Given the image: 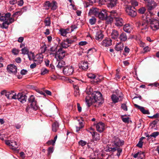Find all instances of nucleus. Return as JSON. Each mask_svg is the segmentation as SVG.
<instances>
[{
    "label": "nucleus",
    "instance_id": "nucleus-31",
    "mask_svg": "<svg viewBox=\"0 0 159 159\" xmlns=\"http://www.w3.org/2000/svg\"><path fill=\"white\" fill-rule=\"evenodd\" d=\"M103 35L101 31H98L97 32L95 35V39L98 40H101L103 39Z\"/></svg>",
    "mask_w": 159,
    "mask_h": 159
},
{
    "label": "nucleus",
    "instance_id": "nucleus-53",
    "mask_svg": "<svg viewBox=\"0 0 159 159\" xmlns=\"http://www.w3.org/2000/svg\"><path fill=\"white\" fill-rule=\"evenodd\" d=\"M151 50V48L149 47L148 46H147L143 48V50H144V52L143 53H145L149 52Z\"/></svg>",
    "mask_w": 159,
    "mask_h": 159
},
{
    "label": "nucleus",
    "instance_id": "nucleus-18",
    "mask_svg": "<svg viewBox=\"0 0 159 159\" xmlns=\"http://www.w3.org/2000/svg\"><path fill=\"white\" fill-rule=\"evenodd\" d=\"M105 125L102 122H99L96 125V129L97 130L100 132H102L104 129Z\"/></svg>",
    "mask_w": 159,
    "mask_h": 159
},
{
    "label": "nucleus",
    "instance_id": "nucleus-1",
    "mask_svg": "<svg viewBox=\"0 0 159 159\" xmlns=\"http://www.w3.org/2000/svg\"><path fill=\"white\" fill-rule=\"evenodd\" d=\"M92 90L89 88L87 89L86 93L88 94L85 98V102L88 107H90L93 103L95 102L98 103L99 104L103 102L102 94L99 92L94 91L91 93Z\"/></svg>",
    "mask_w": 159,
    "mask_h": 159
},
{
    "label": "nucleus",
    "instance_id": "nucleus-46",
    "mask_svg": "<svg viewBox=\"0 0 159 159\" xmlns=\"http://www.w3.org/2000/svg\"><path fill=\"white\" fill-rule=\"evenodd\" d=\"M9 25V23L7 21L3 22L2 23V28L5 29H7L8 27V25Z\"/></svg>",
    "mask_w": 159,
    "mask_h": 159
},
{
    "label": "nucleus",
    "instance_id": "nucleus-6",
    "mask_svg": "<svg viewBox=\"0 0 159 159\" xmlns=\"http://www.w3.org/2000/svg\"><path fill=\"white\" fill-rule=\"evenodd\" d=\"M64 74L67 75L69 76L72 74L74 72V68L72 66H66L63 68Z\"/></svg>",
    "mask_w": 159,
    "mask_h": 159
},
{
    "label": "nucleus",
    "instance_id": "nucleus-39",
    "mask_svg": "<svg viewBox=\"0 0 159 159\" xmlns=\"http://www.w3.org/2000/svg\"><path fill=\"white\" fill-rule=\"evenodd\" d=\"M51 4V2L49 1L46 2L44 5V7H45V9L48 10L50 8Z\"/></svg>",
    "mask_w": 159,
    "mask_h": 159
},
{
    "label": "nucleus",
    "instance_id": "nucleus-38",
    "mask_svg": "<svg viewBox=\"0 0 159 159\" xmlns=\"http://www.w3.org/2000/svg\"><path fill=\"white\" fill-rule=\"evenodd\" d=\"M21 51L22 54L24 55L27 54L29 52V49L27 47H24L21 49Z\"/></svg>",
    "mask_w": 159,
    "mask_h": 159
},
{
    "label": "nucleus",
    "instance_id": "nucleus-24",
    "mask_svg": "<svg viewBox=\"0 0 159 159\" xmlns=\"http://www.w3.org/2000/svg\"><path fill=\"white\" fill-rule=\"evenodd\" d=\"M115 20V25L118 26H121L123 25L124 21L123 19L120 17H116Z\"/></svg>",
    "mask_w": 159,
    "mask_h": 159
},
{
    "label": "nucleus",
    "instance_id": "nucleus-22",
    "mask_svg": "<svg viewBox=\"0 0 159 159\" xmlns=\"http://www.w3.org/2000/svg\"><path fill=\"white\" fill-rule=\"evenodd\" d=\"M134 107L139 109L141 112L144 114H149L150 112L148 110H146L143 107L140 106L136 104H134Z\"/></svg>",
    "mask_w": 159,
    "mask_h": 159
},
{
    "label": "nucleus",
    "instance_id": "nucleus-54",
    "mask_svg": "<svg viewBox=\"0 0 159 159\" xmlns=\"http://www.w3.org/2000/svg\"><path fill=\"white\" fill-rule=\"evenodd\" d=\"M87 76L88 78L90 79H94L95 78V75L93 74L92 73H89L88 74Z\"/></svg>",
    "mask_w": 159,
    "mask_h": 159
},
{
    "label": "nucleus",
    "instance_id": "nucleus-45",
    "mask_svg": "<svg viewBox=\"0 0 159 159\" xmlns=\"http://www.w3.org/2000/svg\"><path fill=\"white\" fill-rule=\"evenodd\" d=\"M121 108L124 111H128L127 107L126 105V103H122L121 104Z\"/></svg>",
    "mask_w": 159,
    "mask_h": 159
},
{
    "label": "nucleus",
    "instance_id": "nucleus-35",
    "mask_svg": "<svg viewBox=\"0 0 159 159\" xmlns=\"http://www.w3.org/2000/svg\"><path fill=\"white\" fill-rule=\"evenodd\" d=\"M11 14L10 13H7L6 14V16L7 17V20L9 24H10L13 22L14 21V19L11 17Z\"/></svg>",
    "mask_w": 159,
    "mask_h": 159
},
{
    "label": "nucleus",
    "instance_id": "nucleus-48",
    "mask_svg": "<svg viewBox=\"0 0 159 159\" xmlns=\"http://www.w3.org/2000/svg\"><path fill=\"white\" fill-rule=\"evenodd\" d=\"M159 135V132H155L152 133L151 135H150V136L151 137H153L156 138L157 136Z\"/></svg>",
    "mask_w": 159,
    "mask_h": 159
},
{
    "label": "nucleus",
    "instance_id": "nucleus-49",
    "mask_svg": "<svg viewBox=\"0 0 159 159\" xmlns=\"http://www.w3.org/2000/svg\"><path fill=\"white\" fill-rule=\"evenodd\" d=\"M96 21V18L94 17H92L89 20V23L91 25L94 24Z\"/></svg>",
    "mask_w": 159,
    "mask_h": 159
},
{
    "label": "nucleus",
    "instance_id": "nucleus-27",
    "mask_svg": "<svg viewBox=\"0 0 159 159\" xmlns=\"http://www.w3.org/2000/svg\"><path fill=\"white\" fill-rule=\"evenodd\" d=\"M99 10L97 8H92L90 9L89 13V15H94L95 16L98 15L99 12Z\"/></svg>",
    "mask_w": 159,
    "mask_h": 159
},
{
    "label": "nucleus",
    "instance_id": "nucleus-63",
    "mask_svg": "<svg viewBox=\"0 0 159 159\" xmlns=\"http://www.w3.org/2000/svg\"><path fill=\"white\" fill-rule=\"evenodd\" d=\"M36 64H37L35 62H34V63L30 65V68L31 69H33L35 68L36 66Z\"/></svg>",
    "mask_w": 159,
    "mask_h": 159
},
{
    "label": "nucleus",
    "instance_id": "nucleus-17",
    "mask_svg": "<svg viewBox=\"0 0 159 159\" xmlns=\"http://www.w3.org/2000/svg\"><path fill=\"white\" fill-rule=\"evenodd\" d=\"M27 98V96L22 93H19L17 95V99L22 103L25 102Z\"/></svg>",
    "mask_w": 159,
    "mask_h": 159
},
{
    "label": "nucleus",
    "instance_id": "nucleus-16",
    "mask_svg": "<svg viewBox=\"0 0 159 159\" xmlns=\"http://www.w3.org/2000/svg\"><path fill=\"white\" fill-rule=\"evenodd\" d=\"M43 56L40 54L37 55L35 57L34 59V62H35L37 64H39L42 63L43 61Z\"/></svg>",
    "mask_w": 159,
    "mask_h": 159
},
{
    "label": "nucleus",
    "instance_id": "nucleus-36",
    "mask_svg": "<svg viewBox=\"0 0 159 159\" xmlns=\"http://www.w3.org/2000/svg\"><path fill=\"white\" fill-rule=\"evenodd\" d=\"M57 3L56 2L53 1L52 2L50 6V8L53 10H55L57 7Z\"/></svg>",
    "mask_w": 159,
    "mask_h": 159
},
{
    "label": "nucleus",
    "instance_id": "nucleus-4",
    "mask_svg": "<svg viewBox=\"0 0 159 159\" xmlns=\"http://www.w3.org/2000/svg\"><path fill=\"white\" fill-rule=\"evenodd\" d=\"M150 24V28L153 30H156L159 29V20L152 19Z\"/></svg>",
    "mask_w": 159,
    "mask_h": 159
},
{
    "label": "nucleus",
    "instance_id": "nucleus-32",
    "mask_svg": "<svg viewBox=\"0 0 159 159\" xmlns=\"http://www.w3.org/2000/svg\"><path fill=\"white\" fill-rule=\"evenodd\" d=\"M124 47V43L121 42H120L116 44L115 47V49L116 51H119L122 50Z\"/></svg>",
    "mask_w": 159,
    "mask_h": 159
},
{
    "label": "nucleus",
    "instance_id": "nucleus-51",
    "mask_svg": "<svg viewBox=\"0 0 159 159\" xmlns=\"http://www.w3.org/2000/svg\"><path fill=\"white\" fill-rule=\"evenodd\" d=\"M146 11V9L144 7H142L140 8L139 10V13H140L143 14L144 13L145 11Z\"/></svg>",
    "mask_w": 159,
    "mask_h": 159
},
{
    "label": "nucleus",
    "instance_id": "nucleus-25",
    "mask_svg": "<svg viewBox=\"0 0 159 159\" xmlns=\"http://www.w3.org/2000/svg\"><path fill=\"white\" fill-rule=\"evenodd\" d=\"M110 15L111 18H110V19L109 22L111 23V21L113 20V19H114L115 20L116 17H119V16L120 15V14H118L117 13L116 11L113 10L111 11Z\"/></svg>",
    "mask_w": 159,
    "mask_h": 159
},
{
    "label": "nucleus",
    "instance_id": "nucleus-9",
    "mask_svg": "<svg viewBox=\"0 0 159 159\" xmlns=\"http://www.w3.org/2000/svg\"><path fill=\"white\" fill-rule=\"evenodd\" d=\"M5 142L7 145L11 146V148L13 150H16L18 147L19 143H17L16 142H13V141L6 140Z\"/></svg>",
    "mask_w": 159,
    "mask_h": 159
},
{
    "label": "nucleus",
    "instance_id": "nucleus-11",
    "mask_svg": "<svg viewBox=\"0 0 159 159\" xmlns=\"http://www.w3.org/2000/svg\"><path fill=\"white\" fill-rule=\"evenodd\" d=\"M146 3H147V6L148 9L149 10H151L153 9L157 5L156 3H155L154 0H144Z\"/></svg>",
    "mask_w": 159,
    "mask_h": 159
},
{
    "label": "nucleus",
    "instance_id": "nucleus-28",
    "mask_svg": "<svg viewBox=\"0 0 159 159\" xmlns=\"http://www.w3.org/2000/svg\"><path fill=\"white\" fill-rule=\"evenodd\" d=\"M92 138L93 141H99L101 139L100 134L96 131L92 133Z\"/></svg>",
    "mask_w": 159,
    "mask_h": 159
},
{
    "label": "nucleus",
    "instance_id": "nucleus-64",
    "mask_svg": "<svg viewBox=\"0 0 159 159\" xmlns=\"http://www.w3.org/2000/svg\"><path fill=\"white\" fill-rule=\"evenodd\" d=\"M27 71L26 70L23 69L21 70L20 73L22 75H25L26 74Z\"/></svg>",
    "mask_w": 159,
    "mask_h": 159
},
{
    "label": "nucleus",
    "instance_id": "nucleus-61",
    "mask_svg": "<svg viewBox=\"0 0 159 159\" xmlns=\"http://www.w3.org/2000/svg\"><path fill=\"white\" fill-rule=\"evenodd\" d=\"M47 144L48 145H50L52 144L53 145H54L55 143H53V141L52 140H51L48 141L47 142Z\"/></svg>",
    "mask_w": 159,
    "mask_h": 159
},
{
    "label": "nucleus",
    "instance_id": "nucleus-60",
    "mask_svg": "<svg viewBox=\"0 0 159 159\" xmlns=\"http://www.w3.org/2000/svg\"><path fill=\"white\" fill-rule=\"evenodd\" d=\"M143 144V142L141 141H139L138 143L137 144V146L141 148L142 147Z\"/></svg>",
    "mask_w": 159,
    "mask_h": 159
},
{
    "label": "nucleus",
    "instance_id": "nucleus-29",
    "mask_svg": "<svg viewBox=\"0 0 159 159\" xmlns=\"http://www.w3.org/2000/svg\"><path fill=\"white\" fill-rule=\"evenodd\" d=\"M74 89V94L76 97H79L80 96L79 86L78 84H73Z\"/></svg>",
    "mask_w": 159,
    "mask_h": 159
},
{
    "label": "nucleus",
    "instance_id": "nucleus-40",
    "mask_svg": "<svg viewBox=\"0 0 159 159\" xmlns=\"http://www.w3.org/2000/svg\"><path fill=\"white\" fill-rule=\"evenodd\" d=\"M65 62L62 61H59L58 62L57 67L59 68H61L65 65Z\"/></svg>",
    "mask_w": 159,
    "mask_h": 159
},
{
    "label": "nucleus",
    "instance_id": "nucleus-43",
    "mask_svg": "<svg viewBox=\"0 0 159 159\" xmlns=\"http://www.w3.org/2000/svg\"><path fill=\"white\" fill-rule=\"evenodd\" d=\"M126 116V115H125L124 116H121V119L122 121L125 123H129V117L124 118L123 117V116Z\"/></svg>",
    "mask_w": 159,
    "mask_h": 159
},
{
    "label": "nucleus",
    "instance_id": "nucleus-23",
    "mask_svg": "<svg viewBox=\"0 0 159 159\" xmlns=\"http://www.w3.org/2000/svg\"><path fill=\"white\" fill-rule=\"evenodd\" d=\"M133 29L132 27L129 24H126L123 26L124 31L127 33H130Z\"/></svg>",
    "mask_w": 159,
    "mask_h": 159
},
{
    "label": "nucleus",
    "instance_id": "nucleus-50",
    "mask_svg": "<svg viewBox=\"0 0 159 159\" xmlns=\"http://www.w3.org/2000/svg\"><path fill=\"white\" fill-rule=\"evenodd\" d=\"M44 23L46 26H49L51 24L50 20L49 19L47 18L44 21Z\"/></svg>",
    "mask_w": 159,
    "mask_h": 159
},
{
    "label": "nucleus",
    "instance_id": "nucleus-2",
    "mask_svg": "<svg viewBox=\"0 0 159 159\" xmlns=\"http://www.w3.org/2000/svg\"><path fill=\"white\" fill-rule=\"evenodd\" d=\"M77 28V25L75 24L72 25L70 28L66 29H61L59 30L60 34L61 36H65L68 33H69L73 31L74 29Z\"/></svg>",
    "mask_w": 159,
    "mask_h": 159
},
{
    "label": "nucleus",
    "instance_id": "nucleus-14",
    "mask_svg": "<svg viewBox=\"0 0 159 159\" xmlns=\"http://www.w3.org/2000/svg\"><path fill=\"white\" fill-rule=\"evenodd\" d=\"M111 98L113 102L116 103L119 102L121 101L123 99L122 94L117 96L115 94H113L111 97Z\"/></svg>",
    "mask_w": 159,
    "mask_h": 159
},
{
    "label": "nucleus",
    "instance_id": "nucleus-55",
    "mask_svg": "<svg viewBox=\"0 0 159 159\" xmlns=\"http://www.w3.org/2000/svg\"><path fill=\"white\" fill-rule=\"evenodd\" d=\"M0 20L4 22L7 20V17L6 16V14L4 16H2L0 17Z\"/></svg>",
    "mask_w": 159,
    "mask_h": 159
},
{
    "label": "nucleus",
    "instance_id": "nucleus-8",
    "mask_svg": "<svg viewBox=\"0 0 159 159\" xmlns=\"http://www.w3.org/2000/svg\"><path fill=\"white\" fill-rule=\"evenodd\" d=\"M112 142L114 146L116 147L121 146L124 143V141L123 140H120L119 138L115 136L113 138Z\"/></svg>",
    "mask_w": 159,
    "mask_h": 159
},
{
    "label": "nucleus",
    "instance_id": "nucleus-3",
    "mask_svg": "<svg viewBox=\"0 0 159 159\" xmlns=\"http://www.w3.org/2000/svg\"><path fill=\"white\" fill-rule=\"evenodd\" d=\"M66 55L65 51L60 48L56 52L55 54V58L57 60H61L65 57Z\"/></svg>",
    "mask_w": 159,
    "mask_h": 159
},
{
    "label": "nucleus",
    "instance_id": "nucleus-12",
    "mask_svg": "<svg viewBox=\"0 0 159 159\" xmlns=\"http://www.w3.org/2000/svg\"><path fill=\"white\" fill-rule=\"evenodd\" d=\"M7 69L9 73L15 74L17 72V71L16 66L12 64L8 65L7 66Z\"/></svg>",
    "mask_w": 159,
    "mask_h": 159
},
{
    "label": "nucleus",
    "instance_id": "nucleus-5",
    "mask_svg": "<svg viewBox=\"0 0 159 159\" xmlns=\"http://www.w3.org/2000/svg\"><path fill=\"white\" fill-rule=\"evenodd\" d=\"M29 103H30V107L36 110L37 108V102L35 99L34 96L31 95L28 99Z\"/></svg>",
    "mask_w": 159,
    "mask_h": 159
},
{
    "label": "nucleus",
    "instance_id": "nucleus-62",
    "mask_svg": "<svg viewBox=\"0 0 159 159\" xmlns=\"http://www.w3.org/2000/svg\"><path fill=\"white\" fill-rule=\"evenodd\" d=\"M87 144V142L85 141H83L82 140H80V145L82 146H83Z\"/></svg>",
    "mask_w": 159,
    "mask_h": 159
},
{
    "label": "nucleus",
    "instance_id": "nucleus-58",
    "mask_svg": "<svg viewBox=\"0 0 159 159\" xmlns=\"http://www.w3.org/2000/svg\"><path fill=\"white\" fill-rule=\"evenodd\" d=\"M12 53L14 55H17V54L19 53V51L18 50L15 48L13 49L12 50Z\"/></svg>",
    "mask_w": 159,
    "mask_h": 159
},
{
    "label": "nucleus",
    "instance_id": "nucleus-42",
    "mask_svg": "<svg viewBox=\"0 0 159 159\" xmlns=\"http://www.w3.org/2000/svg\"><path fill=\"white\" fill-rule=\"evenodd\" d=\"M83 62V64L81 65V67L84 70L87 69L88 68V65L87 62H84L83 61H81V63Z\"/></svg>",
    "mask_w": 159,
    "mask_h": 159
},
{
    "label": "nucleus",
    "instance_id": "nucleus-7",
    "mask_svg": "<svg viewBox=\"0 0 159 159\" xmlns=\"http://www.w3.org/2000/svg\"><path fill=\"white\" fill-rule=\"evenodd\" d=\"M136 26L140 28L142 30L147 31L148 29V23L145 22L138 21L136 23Z\"/></svg>",
    "mask_w": 159,
    "mask_h": 159
},
{
    "label": "nucleus",
    "instance_id": "nucleus-30",
    "mask_svg": "<svg viewBox=\"0 0 159 159\" xmlns=\"http://www.w3.org/2000/svg\"><path fill=\"white\" fill-rule=\"evenodd\" d=\"M119 39L121 42H125L127 40L128 37L126 33L122 32L120 34Z\"/></svg>",
    "mask_w": 159,
    "mask_h": 159
},
{
    "label": "nucleus",
    "instance_id": "nucleus-33",
    "mask_svg": "<svg viewBox=\"0 0 159 159\" xmlns=\"http://www.w3.org/2000/svg\"><path fill=\"white\" fill-rule=\"evenodd\" d=\"M109 2L107 3V7H108L112 8L116 5L117 0H109Z\"/></svg>",
    "mask_w": 159,
    "mask_h": 159
},
{
    "label": "nucleus",
    "instance_id": "nucleus-37",
    "mask_svg": "<svg viewBox=\"0 0 159 159\" xmlns=\"http://www.w3.org/2000/svg\"><path fill=\"white\" fill-rule=\"evenodd\" d=\"M27 55L30 60H34L35 57L34 53L31 52H29Z\"/></svg>",
    "mask_w": 159,
    "mask_h": 159
},
{
    "label": "nucleus",
    "instance_id": "nucleus-34",
    "mask_svg": "<svg viewBox=\"0 0 159 159\" xmlns=\"http://www.w3.org/2000/svg\"><path fill=\"white\" fill-rule=\"evenodd\" d=\"M59 125L57 122H54L52 125V130L53 132H56L58 129Z\"/></svg>",
    "mask_w": 159,
    "mask_h": 159
},
{
    "label": "nucleus",
    "instance_id": "nucleus-10",
    "mask_svg": "<svg viewBox=\"0 0 159 159\" xmlns=\"http://www.w3.org/2000/svg\"><path fill=\"white\" fill-rule=\"evenodd\" d=\"M98 16L99 19L102 20L105 19L107 20L109 18V17H107V11L105 9L101 11H99Z\"/></svg>",
    "mask_w": 159,
    "mask_h": 159
},
{
    "label": "nucleus",
    "instance_id": "nucleus-57",
    "mask_svg": "<svg viewBox=\"0 0 159 159\" xmlns=\"http://www.w3.org/2000/svg\"><path fill=\"white\" fill-rule=\"evenodd\" d=\"M139 44L140 47L143 48L145 46V43L141 41H140L139 42Z\"/></svg>",
    "mask_w": 159,
    "mask_h": 159
},
{
    "label": "nucleus",
    "instance_id": "nucleus-59",
    "mask_svg": "<svg viewBox=\"0 0 159 159\" xmlns=\"http://www.w3.org/2000/svg\"><path fill=\"white\" fill-rule=\"evenodd\" d=\"M53 148H52L49 147L48 149V154L49 155L53 152Z\"/></svg>",
    "mask_w": 159,
    "mask_h": 159
},
{
    "label": "nucleus",
    "instance_id": "nucleus-52",
    "mask_svg": "<svg viewBox=\"0 0 159 159\" xmlns=\"http://www.w3.org/2000/svg\"><path fill=\"white\" fill-rule=\"evenodd\" d=\"M140 156H144L143 153H141L139 152H138L137 153L135 154L134 155L133 157L134 158H136L138 157H140Z\"/></svg>",
    "mask_w": 159,
    "mask_h": 159
},
{
    "label": "nucleus",
    "instance_id": "nucleus-20",
    "mask_svg": "<svg viewBox=\"0 0 159 159\" xmlns=\"http://www.w3.org/2000/svg\"><path fill=\"white\" fill-rule=\"evenodd\" d=\"M112 40L109 38L104 39L101 43L102 45L104 47H107L111 45Z\"/></svg>",
    "mask_w": 159,
    "mask_h": 159
},
{
    "label": "nucleus",
    "instance_id": "nucleus-13",
    "mask_svg": "<svg viewBox=\"0 0 159 159\" xmlns=\"http://www.w3.org/2000/svg\"><path fill=\"white\" fill-rule=\"evenodd\" d=\"M75 41V40H72L70 39H66L61 43L60 44L61 47L63 48H66L69 47L70 44Z\"/></svg>",
    "mask_w": 159,
    "mask_h": 159
},
{
    "label": "nucleus",
    "instance_id": "nucleus-19",
    "mask_svg": "<svg viewBox=\"0 0 159 159\" xmlns=\"http://www.w3.org/2000/svg\"><path fill=\"white\" fill-rule=\"evenodd\" d=\"M6 97L9 99H16L17 95L13 91L8 92L7 94H6Z\"/></svg>",
    "mask_w": 159,
    "mask_h": 159
},
{
    "label": "nucleus",
    "instance_id": "nucleus-15",
    "mask_svg": "<svg viewBox=\"0 0 159 159\" xmlns=\"http://www.w3.org/2000/svg\"><path fill=\"white\" fill-rule=\"evenodd\" d=\"M132 9V7L130 6H128L126 9V12L129 16L134 17L136 16L137 13L136 11Z\"/></svg>",
    "mask_w": 159,
    "mask_h": 159
},
{
    "label": "nucleus",
    "instance_id": "nucleus-47",
    "mask_svg": "<svg viewBox=\"0 0 159 159\" xmlns=\"http://www.w3.org/2000/svg\"><path fill=\"white\" fill-rule=\"evenodd\" d=\"M48 72V70L46 68H43L41 69V74L44 75Z\"/></svg>",
    "mask_w": 159,
    "mask_h": 159
},
{
    "label": "nucleus",
    "instance_id": "nucleus-44",
    "mask_svg": "<svg viewBox=\"0 0 159 159\" xmlns=\"http://www.w3.org/2000/svg\"><path fill=\"white\" fill-rule=\"evenodd\" d=\"M150 15H147L146 14H145L143 16V19L145 20L146 21L148 22L149 21L150 22L152 19H150Z\"/></svg>",
    "mask_w": 159,
    "mask_h": 159
},
{
    "label": "nucleus",
    "instance_id": "nucleus-41",
    "mask_svg": "<svg viewBox=\"0 0 159 159\" xmlns=\"http://www.w3.org/2000/svg\"><path fill=\"white\" fill-rule=\"evenodd\" d=\"M130 3L132 6V8L134 9V7L137 6L138 5V3L136 0H131Z\"/></svg>",
    "mask_w": 159,
    "mask_h": 159
},
{
    "label": "nucleus",
    "instance_id": "nucleus-56",
    "mask_svg": "<svg viewBox=\"0 0 159 159\" xmlns=\"http://www.w3.org/2000/svg\"><path fill=\"white\" fill-rule=\"evenodd\" d=\"M22 14V12L20 11H17L13 15V17H15L16 16H20V15Z\"/></svg>",
    "mask_w": 159,
    "mask_h": 159
},
{
    "label": "nucleus",
    "instance_id": "nucleus-21",
    "mask_svg": "<svg viewBox=\"0 0 159 159\" xmlns=\"http://www.w3.org/2000/svg\"><path fill=\"white\" fill-rule=\"evenodd\" d=\"M109 151L111 152H114L116 151H117V153L116 155L118 156H119L120 155V153L122 152V149L121 148L118 147H114L113 148H108Z\"/></svg>",
    "mask_w": 159,
    "mask_h": 159
},
{
    "label": "nucleus",
    "instance_id": "nucleus-26",
    "mask_svg": "<svg viewBox=\"0 0 159 159\" xmlns=\"http://www.w3.org/2000/svg\"><path fill=\"white\" fill-rule=\"evenodd\" d=\"M119 36V32L117 30L114 29L112 30L111 34V36L112 39H117L118 38Z\"/></svg>",
    "mask_w": 159,
    "mask_h": 159
}]
</instances>
